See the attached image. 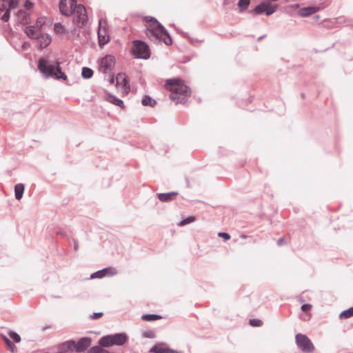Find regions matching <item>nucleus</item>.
I'll list each match as a JSON object with an SVG mask.
<instances>
[{
	"instance_id": "1",
	"label": "nucleus",
	"mask_w": 353,
	"mask_h": 353,
	"mask_svg": "<svg viewBox=\"0 0 353 353\" xmlns=\"http://www.w3.org/2000/svg\"><path fill=\"white\" fill-rule=\"evenodd\" d=\"M145 21L148 23L145 34L148 38L155 43L162 41L167 46L172 44V39L165 28L152 17H145Z\"/></svg>"
},
{
	"instance_id": "2",
	"label": "nucleus",
	"mask_w": 353,
	"mask_h": 353,
	"mask_svg": "<svg viewBox=\"0 0 353 353\" xmlns=\"http://www.w3.org/2000/svg\"><path fill=\"white\" fill-rule=\"evenodd\" d=\"M165 87L171 93L170 98L176 103H185L190 94V88L179 79H169L166 80Z\"/></svg>"
},
{
	"instance_id": "3",
	"label": "nucleus",
	"mask_w": 353,
	"mask_h": 353,
	"mask_svg": "<svg viewBox=\"0 0 353 353\" xmlns=\"http://www.w3.org/2000/svg\"><path fill=\"white\" fill-rule=\"evenodd\" d=\"M38 68L46 77H54L57 79H67V76L61 71L60 63L50 62L45 59L39 61Z\"/></svg>"
},
{
	"instance_id": "4",
	"label": "nucleus",
	"mask_w": 353,
	"mask_h": 353,
	"mask_svg": "<svg viewBox=\"0 0 353 353\" xmlns=\"http://www.w3.org/2000/svg\"><path fill=\"white\" fill-rule=\"evenodd\" d=\"M128 341V336L125 333H119L103 336L99 343L102 347H109L113 345H123Z\"/></svg>"
},
{
	"instance_id": "5",
	"label": "nucleus",
	"mask_w": 353,
	"mask_h": 353,
	"mask_svg": "<svg viewBox=\"0 0 353 353\" xmlns=\"http://www.w3.org/2000/svg\"><path fill=\"white\" fill-rule=\"evenodd\" d=\"M132 52L139 59H148L150 56V50L148 46L145 42L139 40L133 42Z\"/></svg>"
},
{
	"instance_id": "6",
	"label": "nucleus",
	"mask_w": 353,
	"mask_h": 353,
	"mask_svg": "<svg viewBox=\"0 0 353 353\" xmlns=\"http://www.w3.org/2000/svg\"><path fill=\"white\" fill-rule=\"evenodd\" d=\"M72 14H73V23L79 27H83L87 23L88 16L83 5L76 3Z\"/></svg>"
},
{
	"instance_id": "7",
	"label": "nucleus",
	"mask_w": 353,
	"mask_h": 353,
	"mask_svg": "<svg viewBox=\"0 0 353 353\" xmlns=\"http://www.w3.org/2000/svg\"><path fill=\"white\" fill-rule=\"evenodd\" d=\"M295 342L299 349L304 353H312L314 350V345L305 334L301 333L296 334Z\"/></svg>"
},
{
	"instance_id": "8",
	"label": "nucleus",
	"mask_w": 353,
	"mask_h": 353,
	"mask_svg": "<svg viewBox=\"0 0 353 353\" xmlns=\"http://www.w3.org/2000/svg\"><path fill=\"white\" fill-rule=\"evenodd\" d=\"M20 0H0V12L6 10V13L1 17V20L8 21L10 18L9 10L14 9Z\"/></svg>"
},
{
	"instance_id": "9",
	"label": "nucleus",
	"mask_w": 353,
	"mask_h": 353,
	"mask_svg": "<svg viewBox=\"0 0 353 353\" xmlns=\"http://www.w3.org/2000/svg\"><path fill=\"white\" fill-rule=\"evenodd\" d=\"M276 9L277 6L271 4L269 1H265L256 6L253 12L258 14L265 13L268 16H270L274 13Z\"/></svg>"
},
{
	"instance_id": "10",
	"label": "nucleus",
	"mask_w": 353,
	"mask_h": 353,
	"mask_svg": "<svg viewBox=\"0 0 353 353\" xmlns=\"http://www.w3.org/2000/svg\"><path fill=\"white\" fill-rule=\"evenodd\" d=\"M115 64V60L113 56L108 54L103 57L99 63V70L103 74L110 71Z\"/></svg>"
},
{
	"instance_id": "11",
	"label": "nucleus",
	"mask_w": 353,
	"mask_h": 353,
	"mask_svg": "<svg viewBox=\"0 0 353 353\" xmlns=\"http://www.w3.org/2000/svg\"><path fill=\"white\" fill-rule=\"evenodd\" d=\"M105 25H106V23L104 20H103V19L99 20V28H98L97 33H98L99 44L100 46L105 45L109 41V35L108 34Z\"/></svg>"
},
{
	"instance_id": "12",
	"label": "nucleus",
	"mask_w": 353,
	"mask_h": 353,
	"mask_svg": "<svg viewBox=\"0 0 353 353\" xmlns=\"http://www.w3.org/2000/svg\"><path fill=\"white\" fill-rule=\"evenodd\" d=\"M77 3V0H61L59 10L62 14L70 16Z\"/></svg>"
},
{
	"instance_id": "13",
	"label": "nucleus",
	"mask_w": 353,
	"mask_h": 353,
	"mask_svg": "<svg viewBox=\"0 0 353 353\" xmlns=\"http://www.w3.org/2000/svg\"><path fill=\"white\" fill-rule=\"evenodd\" d=\"M117 86L122 90V92L128 93L130 85L127 80V77L124 73H119L116 76Z\"/></svg>"
},
{
	"instance_id": "14",
	"label": "nucleus",
	"mask_w": 353,
	"mask_h": 353,
	"mask_svg": "<svg viewBox=\"0 0 353 353\" xmlns=\"http://www.w3.org/2000/svg\"><path fill=\"white\" fill-rule=\"evenodd\" d=\"M150 352L152 353H179L176 350L170 349L167 347L166 344L161 343L156 344L153 346Z\"/></svg>"
},
{
	"instance_id": "15",
	"label": "nucleus",
	"mask_w": 353,
	"mask_h": 353,
	"mask_svg": "<svg viewBox=\"0 0 353 353\" xmlns=\"http://www.w3.org/2000/svg\"><path fill=\"white\" fill-rule=\"evenodd\" d=\"M25 32L28 37L32 39H39V37L43 34L42 30H39L35 25L27 26Z\"/></svg>"
},
{
	"instance_id": "16",
	"label": "nucleus",
	"mask_w": 353,
	"mask_h": 353,
	"mask_svg": "<svg viewBox=\"0 0 353 353\" xmlns=\"http://www.w3.org/2000/svg\"><path fill=\"white\" fill-rule=\"evenodd\" d=\"M91 344V340L88 337H83L80 339L77 343H75V351L77 352H82L85 351Z\"/></svg>"
},
{
	"instance_id": "17",
	"label": "nucleus",
	"mask_w": 353,
	"mask_h": 353,
	"mask_svg": "<svg viewBox=\"0 0 353 353\" xmlns=\"http://www.w3.org/2000/svg\"><path fill=\"white\" fill-rule=\"evenodd\" d=\"M319 10V8L316 6H309L301 8L299 10V14L302 17H307L310 15L318 12Z\"/></svg>"
},
{
	"instance_id": "18",
	"label": "nucleus",
	"mask_w": 353,
	"mask_h": 353,
	"mask_svg": "<svg viewBox=\"0 0 353 353\" xmlns=\"http://www.w3.org/2000/svg\"><path fill=\"white\" fill-rule=\"evenodd\" d=\"M58 348L63 352L72 351L74 348L75 349V341L73 340L65 341L59 344Z\"/></svg>"
},
{
	"instance_id": "19",
	"label": "nucleus",
	"mask_w": 353,
	"mask_h": 353,
	"mask_svg": "<svg viewBox=\"0 0 353 353\" xmlns=\"http://www.w3.org/2000/svg\"><path fill=\"white\" fill-rule=\"evenodd\" d=\"M39 41L40 47L41 48H46L52 41L51 37L48 34L43 33L39 39H36Z\"/></svg>"
},
{
	"instance_id": "20",
	"label": "nucleus",
	"mask_w": 353,
	"mask_h": 353,
	"mask_svg": "<svg viewBox=\"0 0 353 353\" xmlns=\"http://www.w3.org/2000/svg\"><path fill=\"white\" fill-rule=\"evenodd\" d=\"M25 186L23 183H18L14 186V195L17 200H20L23 197Z\"/></svg>"
},
{
	"instance_id": "21",
	"label": "nucleus",
	"mask_w": 353,
	"mask_h": 353,
	"mask_svg": "<svg viewBox=\"0 0 353 353\" xmlns=\"http://www.w3.org/2000/svg\"><path fill=\"white\" fill-rule=\"evenodd\" d=\"M106 99L108 101H109L110 103H111L112 104H114L121 108L123 107V101L117 98L116 97H114L113 95H108Z\"/></svg>"
},
{
	"instance_id": "22",
	"label": "nucleus",
	"mask_w": 353,
	"mask_h": 353,
	"mask_svg": "<svg viewBox=\"0 0 353 353\" xmlns=\"http://www.w3.org/2000/svg\"><path fill=\"white\" fill-rule=\"evenodd\" d=\"M176 192H171L168 193H160L158 194V198L161 201H170L172 197L176 194Z\"/></svg>"
},
{
	"instance_id": "23",
	"label": "nucleus",
	"mask_w": 353,
	"mask_h": 353,
	"mask_svg": "<svg viewBox=\"0 0 353 353\" xmlns=\"http://www.w3.org/2000/svg\"><path fill=\"white\" fill-rule=\"evenodd\" d=\"M81 75L83 79H90L93 75V71L92 69H90L89 68L83 67L82 68Z\"/></svg>"
},
{
	"instance_id": "24",
	"label": "nucleus",
	"mask_w": 353,
	"mask_h": 353,
	"mask_svg": "<svg viewBox=\"0 0 353 353\" xmlns=\"http://www.w3.org/2000/svg\"><path fill=\"white\" fill-rule=\"evenodd\" d=\"M142 104L145 106L149 105L153 107L156 104V101L154 99H152L150 97L146 95L142 99Z\"/></svg>"
},
{
	"instance_id": "25",
	"label": "nucleus",
	"mask_w": 353,
	"mask_h": 353,
	"mask_svg": "<svg viewBox=\"0 0 353 353\" xmlns=\"http://www.w3.org/2000/svg\"><path fill=\"white\" fill-rule=\"evenodd\" d=\"M250 3V0H239L238 7L239 8L240 12H243L248 8Z\"/></svg>"
},
{
	"instance_id": "26",
	"label": "nucleus",
	"mask_w": 353,
	"mask_h": 353,
	"mask_svg": "<svg viewBox=\"0 0 353 353\" xmlns=\"http://www.w3.org/2000/svg\"><path fill=\"white\" fill-rule=\"evenodd\" d=\"M162 317L158 314H145L142 316V319L146 321H154L161 319Z\"/></svg>"
},
{
	"instance_id": "27",
	"label": "nucleus",
	"mask_w": 353,
	"mask_h": 353,
	"mask_svg": "<svg viewBox=\"0 0 353 353\" xmlns=\"http://www.w3.org/2000/svg\"><path fill=\"white\" fill-rule=\"evenodd\" d=\"M352 316H353V307L345 310L339 314L340 319H349Z\"/></svg>"
},
{
	"instance_id": "28",
	"label": "nucleus",
	"mask_w": 353,
	"mask_h": 353,
	"mask_svg": "<svg viewBox=\"0 0 353 353\" xmlns=\"http://www.w3.org/2000/svg\"><path fill=\"white\" fill-rule=\"evenodd\" d=\"M65 34L70 39H74L79 36V32L77 28H73L71 30H67Z\"/></svg>"
},
{
	"instance_id": "29",
	"label": "nucleus",
	"mask_w": 353,
	"mask_h": 353,
	"mask_svg": "<svg viewBox=\"0 0 353 353\" xmlns=\"http://www.w3.org/2000/svg\"><path fill=\"white\" fill-rule=\"evenodd\" d=\"M195 221V217L193 216H188L183 220H181L179 223H177L178 226H184L187 224L191 223Z\"/></svg>"
},
{
	"instance_id": "30",
	"label": "nucleus",
	"mask_w": 353,
	"mask_h": 353,
	"mask_svg": "<svg viewBox=\"0 0 353 353\" xmlns=\"http://www.w3.org/2000/svg\"><path fill=\"white\" fill-rule=\"evenodd\" d=\"M54 30L58 34H63V33L66 34V31H67L63 25H61L60 23H57L54 24Z\"/></svg>"
},
{
	"instance_id": "31",
	"label": "nucleus",
	"mask_w": 353,
	"mask_h": 353,
	"mask_svg": "<svg viewBox=\"0 0 353 353\" xmlns=\"http://www.w3.org/2000/svg\"><path fill=\"white\" fill-rule=\"evenodd\" d=\"M103 273L105 274V276H114L117 274V270L114 268H108L102 270Z\"/></svg>"
},
{
	"instance_id": "32",
	"label": "nucleus",
	"mask_w": 353,
	"mask_h": 353,
	"mask_svg": "<svg viewBox=\"0 0 353 353\" xmlns=\"http://www.w3.org/2000/svg\"><path fill=\"white\" fill-rule=\"evenodd\" d=\"M9 336L16 343H19L21 341V336L14 331H9L8 332Z\"/></svg>"
},
{
	"instance_id": "33",
	"label": "nucleus",
	"mask_w": 353,
	"mask_h": 353,
	"mask_svg": "<svg viewBox=\"0 0 353 353\" xmlns=\"http://www.w3.org/2000/svg\"><path fill=\"white\" fill-rule=\"evenodd\" d=\"M105 276V274L103 273L102 270L97 271L91 274L92 279H101Z\"/></svg>"
},
{
	"instance_id": "34",
	"label": "nucleus",
	"mask_w": 353,
	"mask_h": 353,
	"mask_svg": "<svg viewBox=\"0 0 353 353\" xmlns=\"http://www.w3.org/2000/svg\"><path fill=\"white\" fill-rule=\"evenodd\" d=\"M45 25L46 21L44 18H39L35 23V26L41 30H42V28Z\"/></svg>"
},
{
	"instance_id": "35",
	"label": "nucleus",
	"mask_w": 353,
	"mask_h": 353,
	"mask_svg": "<svg viewBox=\"0 0 353 353\" xmlns=\"http://www.w3.org/2000/svg\"><path fill=\"white\" fill-rule=\"evenodd\" d=\"M250 325L254 327H259L262 325V321L259 319L250 320Z\"/></svg>"
},
{
	"instance_id": "36",
	"label": "nucleus",
	"mask_w": 353,
	"mask_h": 353,
	"mask_svg": "<svg viewBox=\"0 0 353 353\" xmlns=\"http://www.w3.org/2000/svg\"><path fill=\"white\" fill-rule=\"evenodd\" d=\"M102 349L99 346H94L91 347L87 353H101Z\"/></svg>"
},
{
	"instance_id": "37",
	"label": "nucleus",
	"mask_w": 353,
	"mask_h": 353,
	"mask_svg": "<svg viewBox=\"0 0 353 353\" xmlns=\"http://www.w3.org/2000/svg\"><path fill=\"white\" fill-rule=\"evenodd\" d=\"M218 236L222 237L225 241H228L230 239V235L226 232H219Z\"/></svg>"
},
{
	"instance_id": "38",
	"label": "nucleus",
	"mask_w": 353,
	"mask_h": 353,
	"mask_svg": "<svg viewBox=\"0 0 353 353\" xmlns=\"http://www.w3.org/2000/svg\"><path fill=\"white\" fill-rule=\"evenodd\" d=\"M18 14L19 16H23V21L27 23L28 16L26 12L20 10L19 11Z\"/></svg>"
},
{
	"instance_id": "39",
	"label": "nucleus",
	"mask_w": 353,
	"mask_h": 353,
	"mask_svg": "<svg viewBox=\"0 0 353 353\" xmlns=\"http://www.w3.org/2000/svg\"><path fill=\"white\" fill-rule=\"evenodd\" d=\"M103 315V312H94L92 315H90V319H97L101 318Z\"/></svg>"
},
{
	"instance_id": "40",
	"label": "nucleus",
	"mask_w": 353,
	"mask_h": 353,
	"mask_svg": "<svg viewBox=\"0 0 353 353\" xmlns=\"http://www.w3.org/2000/svg\"><path fill=\"white\" fill-rule=\"evenodd\" d=\"M7 346L12 353H15L17 352V347L12 342Z\"/></svg>"
},
{
	"instance_id": "41",
	"label": "nucleus",
	"mask_w": 353,
	"mask_h": 353,
	"mask_svg": "<svg viewBox=\"0 0 353 353\" xmlns=\"http://www.w3.org/2000/svg\"><path fill=\"white\" fill-rule=\"evenodd\" d=\"M311 305L310 304H303L302 306H301V310L303 311V312H306L307 310H309L310 308H311Z\"/></svg>"
},
{
	"instance_id": "42",
	"label": "nucleus",
	"mask_w": 353,
	"mask_h": 353,
	"mask_svg": "<svg viewBox=\"0 0 353 353\" xmlns=\"http://www.w3.org/2000/svg\"><path fill=\"white\" fill-rule=\"evenodd\" d=\"M154 336L153 332L152 331H148L144 333V336L147 338H153Z\"/></svg>"
},
{
	"instance_id": "43",
	"label": "nucleus",
	"mask_w": 353,
	"mask_h": 353,
	"mask_svg": "<svg viewBox=\"0 0 353 353\" xmlns=\"http://www.w3.org/2000/svg\"><path fill=\"white\" fill-rule=\"evenodd\" d=\"M32 6H33L32 3L29 1H26L24 4V7L27 9H30L32 8Z\"/></svg>"
},
{
	"instance_id": "44",
	"label": "nucleus",
	"mask_w": 353,
	"mask_h": 353,
	"mask_svg": "<svg viewBox=\"0 0 353 353\" xmlns=\"http://www.w3.org/2000/svg\"><path fill=\"white\" fill-rule=\"evenodd\" d=\"M1 338L3 340V341L6 343V345H9L10 343H11V341L6 336H3V335H1Z\"/></svg>"
},
{
	"instance_id": "45",
	"label": "nucleus",
	"mask_w": 353,
	"mask_h": 353,
	"mask_svg": "<svg viewBox=\"0 0 353 353\" xmlns=\"http://www.w3.org/2000/svg\"><path fill=\"white\" fill-rule=\"evenodd\" d=\"M285 243V240L284 239H279L278 241H277V244L281 246L282 245H283Z\"/></svg>"
},
{
	"instance_id": "46",
	"label": "nucleus",
	"mask_w": 353,
	"mask_h": 353,
	"mask_svg": "<svg viewBox=\"0 0 353 353\" xmlns=\"http://www.w3.org/2000/svg\"><path fill=\"white\" fill-rule=\"evenodd\" d=\"M292 8H294V9H296V8H299V4H295V5H293L292 6Z\"/></svg>"
},
{
	"instance_id": "47",
	"label": "nucleus",
	"mask_w": 353,
	"mask_h": 353,
	"mask_svg": "<svg viewBox=\"0 0 353 353\" xmlns=\"http://www.w3.org/2000/svg\"><path fill=\"white\" fill-rule=\"evenodd\" d=\"M78 248H79V247H78V244H77V242H75V243H74V249L75 250H78Z\"/></svg>"
},
{
	"instance_id": "48",
	"label": "nucleus",
	"mask_w": 353,
	"mask_h": 353,
	"mask_svg": "<svg viewBox=\"0 0 353 353\" xmlns=\"http://www.w3.org/2000/svg\"><path fill=\"white\" fill-rule=\"evenodd\" d=\"M28 46L27 43H24L22 46L23 49H26V46Z\"/></svg>"
},
{
	"instance_id": "49",
	"label": "nucleus",
	"mask_w": 353,
	"mask_h": 353,
	"mask_svg": "<svg viewBox=\"0 0 353 353\" xmlns=\"http://www.w3.org/2000/svg\"><path fill=\"white\" fill-rule=\"evenodd\" d=\"M101 353H110L108 351L105 350H103L102 349V351Z\"/></svg>"
},
{
	"instance_id": "50",
	"label": "nucleus",
	"mask_w": 353,
	"mask_h": 353,
	"mask_svg": "<svg viewBox=\"0 0 353 353\" xmlns=\"http://www.w3.org/2000/svg\"><path fill=\"white\" fill-rule=\"evenodd\" d=\"M228 0H224V1H223V4L226 5V4H228Z\"/></svg>"
},
{
	"instance_id": "51",
	"label": "nucleus",
	"mask_w": 353,
	"mask_h": 353,
	"mask_svg": "<svg viewBox=\"0 0 353 353\" xmlns=\"http://www.w3.org/2000/svg\"><path fill=\"white\" fill-rule=\"evenodd\" d=\"M263 37H264V36L259 37V40L263 39Z\"/></svg>"
}]
</instances>
